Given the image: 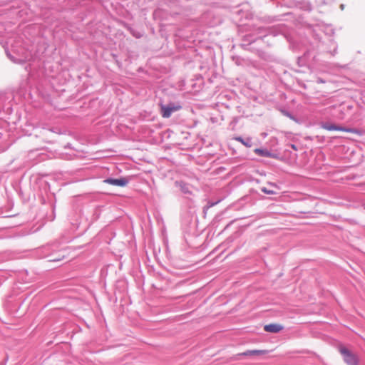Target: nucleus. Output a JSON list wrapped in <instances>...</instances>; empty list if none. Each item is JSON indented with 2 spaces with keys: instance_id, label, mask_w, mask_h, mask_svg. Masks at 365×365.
I'll return each mask as SVG.
<instances>
[{
  "instance_id": "obj_1",
  "label": "nucleus",
  "mask_w": 365,
  "mask_h": 365,
  "mask_svg": "<svg viewBox=\"0 0 365 365\" xmlns=\"http://www.w3.org/2000/svg\"><path fill=\"white\" fill-rule=\"evenodd\" d=\"M339 351L340 354L342 355L344 362L347 365H358L359 364V358L356 354L351 352L346 347L340 346L339 347Z\"/></svg>"
},
{
  "instance_id": "obj_2",
  "label": "nucleus",
  "mask_w": 365,
  "mask_h": 365,
  "mask_svg": "<svg viewBox=\"0 0 365 365\" xmlns=\"http://www.w3.org/2000/svg\"><path fill=\"white\" fill-rule=\"evenodd\" d=\"M322 128L324 130H329V131H343L350 133L356 134L358 135H361L362 132L356 128H345L339 125H336L334 123H325L322 124Z\"/></svg>"
},
{
  "instance_id": "obj_3",
  "label": "nucleus",
  "mask_w": 365,
  "mask_h": 365,
  "mask_svg": "<svg viewBox=\"0 0 365 365\" xmlns=\"http://www.w3.org/2000/svg\"><path fill=\"white\" fill-rule=\"evenodd\" d=\"M159 106L160 108V114L164 118H170L173 112L180 110L182 108V106L178 103H170L168 105L160 103Z\"/></svg>"
},
{
  "instance_id": "obj_4",
  "label": "nucleus",
  "mask_w": 365,
  "mask_h": 365,
  "mask_svg": "<svg viewBox=\"0 0 365 365\" xmlns=\"http://www.w3.org/2000/svg\"><path fill=\"white\" fill-rule=\"evenodd\" d=\"M104 182L118 187H124L128 184V180L125 178L120 179H106Z\"/></svg>"
},
{
  "instance_id": "obj_5",
  "label": "nucleus",
  "mask_w": 365,
  "mask_h": 365,
  "mask_svg": "<svg viewBox=\"0 0 365 365\" xmlns=\"http://www.w3.org/2000/svg\"><path fill=\"white\" fill-rule=\"evenodd\" d=\"M283 326L279 324H269L264 327V330L270 333H278L283 329Z\"/></svg>"
},
{
  "instance_id": "obj_6",
  "label": "nucleus",
  "mask_w": 365,
  "mask_h": 365,
  "mask_svg": "<svg viewBox=\"0 0 365 365\" xmlns=\"http://www.w3.org/2000/svg\"><path fill=\"white\" fill-rule=\"evenodd\" d=\"M267 351L264 350H250L240 354L241 356H255L265 354Z\"/></svg>"
},
{
  "instance_id": "obj_7",
  "label": "nucleus",
  "mask_w": 365,
  "mask_h": 365,
  "mask_svg": "<svg viewBox=\"0 0 365 365\" xmlns=\"http://www.w3.org/2000/svg\"><path fill=\"white\" fill-rule=\"evenodd\" d=\"M255 153H257V154H259L261 155H265V156H268L269 155V153L266 150H261V149H256L255 150Z\"/></svg>"
},
{
  "instance_id": "obj_8",
  "label": "nucleus",
  "mask_w": 365,
  "mask_h": 365,
  "mask_svg": "<svg viewBox=\"0 0 365 365\" xmlns=\"http://www.w3.org/2000/svg\"><path fill=\"white\" fill-rule=\"evenodd\" d=\"M261 190L265 193V194H268V195H273L275 193L274 191L272 190H269V189H267V187H262Z\"/></svg>"
},
{
  "instance_id": "obj_9",
  "label": "nucleus",
  "mask_w": 365,
  "mask_h": 365,
  "mask_svg": "<svg viewBox=\"0 0 365 365\" xmlns=\"http://www.w3.org/2000/svg\"><path fill=\"white\" fill-rule=\"evenodd\" d=\"M236 140L237 141H240V143H242V144L247 145V144L244 142L243 139L241 138V137H238L236 138Z\"/></svg>"
},
{
  "instance_id": "obj_10",
  "label": "nucleus",
  "mask_w": 365,
  "mask_h": 365,
  "mask_svg": "<svg viewBox=\"0 0 365 365\" xmlns=\"http://www.w3.org/2000/svg\"><path fill=\"white\" fill-rule=\"evenodd\" d=\"M282 113H283L284 115H286V116H287V117H289V118H292L291 115H290L288 112H287V111H284V110H282Z\"/></svg>"
},
{
  "instance_id": "obj_11",
  "label": "nucleus",
  "mask_w": 365,
  "mask_h": 365,
  "mask_svg": "<svg viewBox=\"0 0 365 365\" xmlns=\"http://www.w3.org/2000/svg\"><path fill=\"white\" fill-rule=\"evenodd\" d=\"M291 148H292L293 150H297V146H296L295 145H294V144H292V145H291Z\"/></svg>"
},
{
  "instance_id": "obj_12",
  "label": "nucleus",
  "mask_w": 365,
  "mask_h": 365,
  "mask_svg": "<svg viewBox=\"0 0 365 365\" xmlns=\"http://www.w3.org/2000/svg\"><path fill=\"white\" fill-rule=\"evenodd\" d=\"M183 191H184L185 192H188V190H187V189H183Z\"/></svg>"
}]
</instances>
